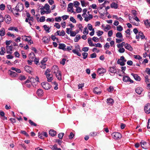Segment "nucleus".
I'll return each instance as SVG.
<instances>
[{
	"label": "nucleus",
	"mask_w": 150,
	"mask_h": 150,
	"mask_svg": "<svg viewBox=\"0 0 150 150\" xmlns=\"http://www.w3.org/2000/svg\"><path fill=\"white\" fill-rule=\"evenodd\" d=\"M72 52L76 54L79 56H81V54L79 52H81V50L80 49L79 46L78 45L75 46V49L72 50Z\"/></svg>",
	"instance_id": "f257e3e1"
},
{
	"label": "nucleus",
	"mask_w": 150,
	"mask_h": 150,
	"mask_svg": "<svg viewBox=\"0 0 150 150\" xmlns=\"http://www.w3.org/2000/svg\"><path fill=\"white\" fill-rule=\"evenodd\" d=\"M111 136L115 139H119L121 138L122 135L119 132H114L111 134Z\"/></svg>",
	"instance_id": "f03ea898"
},
{
	"label": "nucleus",
	"mask_w": 150,
	"mask_h": 150,
	"mask_svg": "<svg viewBox=\"0 0 150 150\" xmlns=\"http://www.w3.org/2000/svg\"><path fill=\"white\" fill-rule=\"evenodd\" d=\"M126 59L123 56H121L120 59H118L117 61V63L120 64V66H124L125 64V62L126 61Z\"/></svg>",
	"instance_id": "7ed1b4c3"
},
{
	"label": "nucleus",
	"mask_w": 150,
	"mask_h": 150,
	"mask_svg": "<svg viewBox=\"0 0 150 150\" xmlns=\"http://www.w3.org/2000/svg\"><path fill=\"white\" fill-rule=\"evenodd\" d=\"M41 85L42 87L45 90L50 89L51 87V86L47 82H43L41 83Z\"/></svg>",
	"instance_id": "20e7f679"
},
{
	"label": "nucleus",
	"mask_w": 150,
	"mask_h": 150,
	"mask_svg": "<svg viewBox=\"0 0 150 150\" xmlns=\"http://www.w3.org/2000/svg\"><path fill=\"white\" fill-rule=\"evenodd\" d=\"M109 71L111 75H113L115 73H117V69L116 70L115 66L110 67L109 68Z\"/></svg>",
	"instance_id": "39448f33"
},
{
	"label": "nucleus",
	"mask_w": 150,
	"mask_h": 150,
	"mask_svg": "<svg viewBox=\"0 0 150 150\" xmlns=\"http://www.w3.org/2000/svg\"><path fill=\"white\" fill-rule=\"evenodd\" d=\"M140 38H141L142 39H144L145 38V36L141 31H139L136 36V38L138 40V41H139Z\"/></svg>",
	"instance_id": "423d86ee"
},
{
	"label": "nucleus",
	"mask_w": 150,
	"mask_h": 150,
	"mask_svg": "<svg viewBox=\"0 0 150 150\" xmlns=\"http://www.w3.org/2000/svg\"><path fill=\"white\" fill-rule=\"evenodd\" d=\"M17 7V12H21L22 11L23 9V4L18 3L16 5Z\"/></svg>",
	"instance_id": "0eeeda50"
},
{
	"label": "nucleus",
	"mask_w": 150,
	"mask_h": 150,
	"mask_svg": "<svg viewBox=\"0 0 150 150\" xmlns=\"http://www.w3.org/2000/svg\"><path fill=\"white\" fill-rule=\"evenodd\" d=\"M144 110L146 113L149 114L150 113V104H147L144 107Z\"/></svg>",
	"instance_id": "6e6552de"
},
{
	"label": "nucleus",
	"mask_w": 150,
	"mask_h": 150,
	"mask_svg": "<svg viewBox=\"0 0 150 150\" xmlns=\"http://www.w3.org/2000/svg\"><path fill=\"white\" fill-rule=\"evenodd\" d=\"M24 69L27 72L31 74L33 71V69L30 66H25Z\"/></svg>",
	"instance_id": "1a4fd4ad"
},
{
	"label": "nucleus",
	"mask_w": 150,
	"mask_h": 150,
	"mask_svg": "<svg viewBox=\"0 0 150 150\" xmlns=\"http://www.w3.org/2000/svg\"><path fill=\"white\" fill-rule=\"evenodd\" d=\"M56 78L59 81L62 80V72L61 71H59L55 74Z\"/></svg>",
	"instance_id": "9d476101"
},
{
	"label": "nucleus",
	"mask_w": 150,
	"mask_h": 150,
	"mask_svg": "<svg viewBox=\"0 0 150 150\" xmlns=\"http://www.w3.org/2000/svg\"><path fill=\"white\" fill-rule=\"evenodd\" d=\"M4 20L5 22L8 24L11 21V18L10 16L7 15L5 16Z\"/></svg>",
	"instance_id": "9b49d317"
},
{
	"label": "nucleus",
	"mask_w": 150,
	"mask_h": 150,
	"mask_svg": "<svg viewBox=\"0 0 150 150\" xmlns=\"http://www.w3.org/2000/svg\"><path fill=\"white\" fill-rule=\"evenodd\" d=\"M123 80L125 82H130L131 83H133V81L131 80L129 76H124L123 78Z\"/></svg>",
	"instance_id": "f8f14e48"
},
{
	"label": "nucleus",
	"mask_w": 150,
	"mask_h": 150,
	"mask_svg": "<svg viewBox=\"0 0 150 150\" xmlns=\"http://www.w3.org/2000/svg\"><path fill=\"white\" fill-rule=\"evenodd\" d=\"M51 70L52 73L54 74L60 71L58 66H52Z\"/></svg>",
	"instance_id": "ddd939ff"
},
{
	"label": "nucleus",
	"mask_w": 150,
	"mask_h": 150,
	"mask_svg": "<svg viewBox=\"0 0 150 150\" xmlns=\"http://www.w3.org/2000/svg\"><path fill=\"white\" fill-rule=\"evenodd\" d=\"M6 52L8 54H11L12 53L13 46H6Z\"/></svg>",
	"instance_id": "4468645a"
},
{
	"label": "nucleus",
	"mask_w": 150,
	"mask_h": 150,
	"mask_svg": "<svg viewBox=\"0 0 150 150\" xmlns=\"http://www.w3.org/2000/svg\"><path fill=\"white\" fill-rule=\"evenodd\" d=\"M8 74L10 75L12 77H16L18 76V74L15 72L13 71L10 70L8 71Z\"/></svg>",
	"instance_id": "2eb2a0df"
},
{
	"label": "nucleus",
	"mask_w": 150,
	"mask_h": 150,
	"mask_svg": "<svg viewBox=\"0 0 150 150\" xmlns=\"http://www.w3.org/2000/svg\"><path fill=\"white\" fill-rule=\"evenodd\" d=\"M106 70L103 68H99L97 71V72L99 74H101L105 73Z\"/></svg>",
	"instance_id": "dca6fc26"
},
{
	"label": "nucleus",
	"mask_w": 150,
	"mask_h": 150,
	"mask_svg": "<svg viewBox=\"0 0 150 150\" xmlns=\"http://www.w3.org/2000/svg\"><path fill=\"white\" fill-rule=\"evenodd\" d=\"M47 79V81L49 82H51L53 79V76L50 74L46 75Z\"/></svg>",
	"instance_id": "f3484780"
},
{
	"label": "nucleus",
	"mask_w": 150,
	"mask_h": 150,
	"mask_svg": "<svg viewBox=\"0 0 150 150\" xmlns=\"http://www.w3.org/2000/svg\"><path fill=\"white\" fill-rule=\"evenodd\" d=\"M66 45L65 44L63 43H60L59 44L58 48L59 49H61L64 51H66Z\"/></svg>",
	"instance_id": "a211bd4d"
},
{
	"label": "nucleus",
	"mask_w": 150,
	"mask_h": 150,
	"mask_svg": "<svg viewBox=\"0 0 150 150\" xmlns=\"http://www.w3.org/2000/svg\"><path fill=\"white\" fill-rule=\"evenodd\" d=\"M143 91L142 88L141 87H138L135 89V91L138 94H140Z\"/></svg>",
	"instance_id": "6ab92c4d"
},
{
	"label": "nucleus",
	"mask_w": 150,
	"mask_h": 150,
	"mask_svg": "<svg viewBox=\"0 0 150 150\" xmlns=\"http://www.w3.org/2000/svg\"><path fill=\"white\" fill-rule=\"evenodd\" d=\"M125 47L126 49L130 51H132L133 50L132 47L128 43L125 44Z\"/></svg>",
	"instance_id": "aec40b11"
},
{
	"label": "nucleus",
	"mask_w": 150,
	"mask_h": 150,
	"mask_svg": "<svg viewBox=\"0 0 150 150\" xmlns=\"http://www.w3.org/2000/svg\"><path fill=\"white\" fill-rule=\"evenodd\" d=\"M50 38H48L47 37L45 36V37H44L42 38V40L44 43H45L47 44V43H49V42L50 41Z\"/></svg>",
	"instance_id": "412c9836"
},
{
	"label": "nucleus",
	"mask_w": 150,
	"mask_h": 150,
	"mask_svg": "<svg viewBox=\"0 0 150 150\" xmlns=\"http://www.w3.org/2000/svg\"><path fill=\"white\" fill-rule=\"evenodd\" d=\"M35 54L33 52L30 53L29 55V58L31 60H34L35 58Z\"/></svg>",
	"instance_id": "4be33fe9"
},
{
	"label": "nucleus",
	"mask_w": 150,
	"mask_h": 150,
	"mask_svg": "<svg viewBox=\"0 0 150 150\" xmlns=\"http://www.w3.org/2000/svg\"><path fill=\"white\" fill-rule=\"evenodd\" d=\"M125 66L124 67H122V70H117V72L116 73H117L119 76H122V75L121 74V73L122 72H123L122 73H123V72L124 71H125Z\"/></svg>",
	"instance_id": "5701e85b"
},
{
	"label": "nucleus",
	"mask_w": 150,
	"mask_h": 150,
	"mask_svg": "<svg viewBox=\"0 0 150 150\" xmlns=\"http://www.w3.org/2000/svg\"><path fill=\"white\" fill-rule=\"evenodd\" d=\"M37 94L39 96H42L43 94V90L41 89H38L37 91Z\"/></svg>",
	"instance_id": "b1692460"
},
{
	"label": "nucleus",
	"mask_w": 150,
	"mask_h": 150,
	"mask_svg": "<svg viewBox=\"0 0 150 150\" xmlns=\"http://www.w3.org/2000/svg\"><path fill=\"white\" fill-rule=\"evenodd\" d=\"M107 103L109 105H112L114 103L113 100L111 98H109L107 99Z\"/></svg>",
	"instance_id": "393cba45"
},
{
	"label": "nucleus",
	"mask_w": 150,
	"mask_h": 150,
	"mask_svg": "<svg viewBox=\"0 0 150 150\" xmlns=\"http://www.w3.org/2000/svg\"><path fill=\"white\" fill-rule=\"evenodd\" d=\"M132 74L136 80L139 81L141 80L140 76H138L137 74Z\"/></svg>",
	"instance_id": "a878e982"
},
{
	"label": "nucleus",
	"mask_w": 150,
	"mask_h": 150,
	"mask_svg": "<svg viewBox=\"0 0 150 150\" xmlns=\"http://www.w3.org/2000/svg\"><path fill=\"white\" fill-rule=\"evenodd\" d=\"M88 42L90 46L93 47L95 46V44L93 43L91 38H90L88 39Z\"/></svg>",
	"instance_id": "bb28decb"
},
{
	"label": "nucleus",
	"mask_w": 150,
	"mask_h": 150,
	"mask_svg": "<svg viewBox=\"0 0 150 150\" xmlns=\"http://www.w3.org/2000/svg\"><path fill=\"white\" fill-rule=\"evenodd\" d=\"M49 134L51 136L54 137L56 135V132L53 130H50L49 131Z\"/></svg>",
	"instance_id": "cd10ccee"
},
{
	"label": "nucleus",
	"mask_w": 150,
	"mask_h": 150,
	"mask_svg": "<svg viewBox=\"0 0 150 150\" xmlns=\"http://www.w3.org/2000/svg\"><path fill=\"white\" fill-rule=\"evenodd\" d=\"M141 146L142 147L145 149H146L147 147L146 146V142L142 141L140 142Z\"/></svg>",
	"instance_id": "c85d7f7f"
},
{
	"label": "nucleus",
	"mask_w": 150,
	"mask_h": 150,
	"mask_svg": "<svg viewBox=\"0 0 150 150\" xmlns=\"http://www.w3.org/2000/svg\"><path fill=\"white\" fill-rule=\"evenodd\" d=\"M110 7L111 8L117 9L118 7V5L114 2H112L110 5Z\"/></svg>",
	"instance_id": "c756f323"
},
{
	"label": "nucleus",
	"mask_w": 150,
	"mask_h": 150,
	"mask_svg": "<svg viewBox=\"0 0 150 150\" xmlns=\"http://www.w3.org/2000/svg\"><path fill=\"white\" fill-rule=\"evenodd\" d=\"M5 34V30L4 28H2L0 30V36H4Z\"/></svg>",
	"instance_id": "7c9ffc66"
},
{
	"label": "nucleus",
	"mask_w": 150,
	"mask_h": 150,
	"mask_svg": "<svg viewBox=\"0 0 150 150\" xmlns=\"http://www.w3.org/2000/svg\"><path fill=\"white\" fill-rule=\"evenodd\" d=\"M8 30H14L16 32L18 31V30L17 28L15 26H11L8 28Z\"/></svg>",
	"instance_id": "2f4dec72"
},
{
	"label": "nucleus",
	"mask_w": 150,
	"mask_h": 150,
	"mask_svg": "<svg viewBox=\"0 0 150 150\" xmlns=\"http://www.w3.org/2000/svg\"><path fill=\"white\" fill-rule=\"evenodd\" d=\"M25 84L26 86L28 88H30L31 85V82L28 79L27 80L25 81Z\"/></svg>",
	"instance_id": "473e14b6"
},
{
	"label": "nucleus",
	"mask_w": 150,
	"mask_h": 150,
	"mask_svg": "<svg viewBox=\"0 0 150 150\" xmlns=\"http://www.w3.org/2000/svg\"><path fill=\"white\" fill-rule=\"evenodd\" d=\"M93 18V16L90 14L88 15V16H87L86 17H85V18L84 19V20L88 22L89 21V20H91Z\"/></svg>",
	"instance_id": "72a5a7b5"
},
{
	"label": "nucleus",
	"mask_w": 150,
	"mask_h": 150,
	"mask_svg": "<svg viewBox=\"0 0 150 150\" xmlns=\"http://www.w3.org/2000/svg\"><path fill=\"white\" fill-rule=\"evenodd\" d=\"M144 23L147 28L150 27V21L146 20L144 21Z\"/></svg>",
	"instance_id": "f704fd0d"
},
{
	"label": "nucleus",
	"mask_w": 150,
	"mask_h": 150,
	"mask_svg": "<svg viewBox=\"0 0 150 150\" xmlns=\"http://www.w3.org/2000/svg\"><path fill=\"white\" fill-rule=\"evenodd\" d=\"M116 37L117 38L121 39L123 38V35L121 32H118L116 33Z\"/></svg>",
	"instance_id": "c9c22d12"
},
{
	"label": "nucleus",
	"mask_w": 150,
	"mask_h": 150,
	"mask_svg": "<svg viewBox=\"0 0 150 150\" xmlns=\"http://www.w3.org/2000/svg\"><path fill=\"white\" fill-rule=\"evenodd\" d=\"M79 32V31H78V32H76L75 31H73L71 30H70V35L71 36L74 37L76 36V34L78 33Z\"/></svg>",
	"instance_id": "e433bc0d"
},
{
	"label": "nucleus",
	"mask_w": 150,
	"mask_h": 150,
	"mask_svg": "<svg viewBox=\"0 0 150 150\" xmlns=\"http://www.w3.org/2000/svg\"><path fill=\"white\" fill-rule=\"evenodd\" d=\"M51 12V11H45L44 10H41L40 11V13L41 14V15H43L45 13L48 14L50 13Z\"/></svg>",
	"instance_id": "4c0bfd02"
},
{
	"label": "nucleus",
	"mask_w": 150,
	"mask_h": 150,
	"mask_svg": "<svg viewBox=\"0 0 150 150\" xmlns=\"http://www.w3.org/2000/svg\"><path fill=\"white\" fill-rule=\"evenodd\" d=\"M43 27L45 31L48 33H49L50 32V28L49 27H48L47 25H44Z\"/></svg>",
	"instance_id": "58836bf2"
},
{
	"label": "nucleus",
	"mask_w": 150,
	"mask_h": 150,
	"mask_svg": "<svg viewBox=\"0 0 150 150\" xmlns=\"http://www.w3.org/2000/svg\"><path fill=\"white\" fill-rule=\"evenodd\" d=\"M44 7H45V9L46 10V11H51L50 9V6L48 4H45V5Z\"/></svg>",
	"instance_id": "ea45409f"
},
{
	"label": "nucleus",
	"mask_w": 150,
	"mask_h": 150,
	"mask_svg": "<svg viewBox=\"0 0 150 150\" xmlns=\"http://www.w3.org/2000/svg\"><path fill=\"white\" fill-rule=\"evenodd\" d=\"M81 39L80 35H77L74 39V41L75 42H78L79 40Z\"/></svg>",
	"instance_id": "a19ab883"
},
{
	"label": "nucleus",
	"mask_w": 150,
	"mask_h": 150,
	"mask_svg": "<svg viewBox=\"0 0 150 150\" xmlns=\"http://www.w3.org/2000/svg\"><path fill=\"white\" fill-rule=\"evenodd\" d=\"M48 60V58L47 57H44L43 58L42 60L40 62L41 64L42 65L44 64V63H45Z\"/></svg>",
	"instance_id": "79ce46f5"
},
{
	"label": "nucleus",
	"mask_w": 150,
	"mask_h": 150,
	"mask_svg": "<svg viewBox=\"0 0 150 150\" xmlns=\"http://www.w3.org/2000/svg\"><path fill=\"white\" fill-rule=\"evenodd\" d=\"M123 30L122 27L120 25H119L117 27V30L121 32Z\"/></svg>",
	"instance_id": "37998d69"
},
{
	"label": "nucleus",
	"mask_w": 150,
	"mask_h": 150,
	"mask_svg": "<svg viewBox=\"0 0 150 150\" xmlns=\"http://www.w3.org/2000/svg\"><path fill=\"white\" fill-rule=\"evenodd\" d=\"M96 33L98 36H100L103 34V31L98 30L96 32Z\"/></svg>",
	"instance_id": "c03bdc74"
},
{
	"label": "nucleus",
	"mask_w": 150,
	"mask_h": 150,
	"mask_svg": "<svg viewBox=\"0 0 150 150\" xmlns=\"http://www.w3.org/2000/svg\"><path fill=\"white\" fill-rule=\"evenodd\" d=\"M11 69L13 70L16 71L17 73H20L21 72V70L20 69H18L14 67H12Z\"/></svg>",
	"instance_id": "a18cd8bd"
},
{
	"label": "nucleus",
	"mask_w": 150,
	"mask_h": 150,
	"mask_svg": "<svg viewBox=\"0 0 150 150\" xmlns=\"http://www.w3.org/2000/svg\"><path fill=\"white\" fill-rule=\"evenodd\" d=\"M98 88L97 87H96L95 88V89L93 90L94 93L97 95H100L101 93V91H97L96 89H98Z\"/></svg>",
	"instance_id": "49530a36"
},
{
	"label": "nucleus",
	"mask_w": 150,
	"mask_h": 150,
	"mask_svg": "<svg viewBox=\"0 0 150 150\" xmlns=\"http://www.w3.org/2000/svg\"><path fill=\"white\" fill-rule=\"evenodd\" d=\"M5 53V49L4 47H2L1 48V50L0 52V54L2 55L4 54Z\"/></svg>",
	"instance_id": "de8ad7c7"
},
{
	"label": "nucleus",
	"mask_w": 150,
	"mask_h": 150,
	"mask_svg": "<svg viewBox=\"0 0 150 150\" xmlns=\"http://www.w3.org/2000/svg\"><path fill=\"white\" fill-rule=\"evenodd\" d=\"M29 123L30 124L31 126H36L37 125L32 120H29Z\"/></svg>",
	"instance_id": "09e8293b"
},
{
	"label": "nucleus",
	"mask_w": 150,
	"mask_h": 150,
	"mask_svg": "<svg viewBox=\"0 0 150 150\" xmlns=\"http://www.w3.org/2000/svg\"><path fill=\"white\" fill-rule=\"evenodd\" d=\"M34 60L35 64L37 65L40 64L39 63V59L38 58H37L35 57V58Z\"/></svg>",
	"instance_id": "8fccbe9b"
},
{
	"label": "nucleus",
	"mask_w": 150,
	"mask_h": 150,
	"mask_svg": "<svg viewBox=\"0 0 150 150\" xmlns=\"http://www.w3.org/2000/svg\"><path fill=\"white\" fill-rule=\"evenodd\" d=\"M21 133L24 134L25 136L27 137L29 136L28 134L24 130H21Z\"/></svg>",
	"instance_id": "3c124183"
},
{
	"label": "nucleus",
	"mask_w": 150,
	"mask_h": 150,
	"mask_svg": "<svg viewBox=\"0 0 150 150\" xmlns=\"http://www.w3.org/2000/svg\"><path fill=\"white\" fill-rule=\"evenodd\" d=\"M4 20V18L2 15H0V28L1 27V23L3 22Z\"/></svg>",
	"instance_id": "603ef678"
},
{
	"label": "nucleus",
	"mask_w": 150,
	"mask_h": 150,
	"mask_svg": "<svg viewBox=\"0 0 150 150\" xmlns=\"http://www.w3.org/2000/svg\"><path fill=\"white\" fill-rule=\"evenodd\" d=\"M125 42H122L121 43L117 44V46L118 48H120V47H122L123 46H125Z\"/></svg>",
	"instance_id": "864d4df0"
},
{
	"label": "nucleus",
	"mask_w": 150,
	"mask_h": 150,
	"mask_svg": "<svg viewBox=\"0 0 150 150\" xmlns=\"http://www.w3.org/2000/svg\"><path fill=\"white\" fill-rule=\"evenodd\" d=\"M18 79L20 80L23 81L25 80L26 78L25 76L21 75L19 77Z\"/></svg>",
	"instance_id": "5fc2aeb1"
},
{
	"label": "nucleus",
	"mask_w": 150,
	"mask_h": 150,
	"mask_svg": "<svg viewBox=\"0 0 150 150\" xmlns=\"http://www.w3.org/2000/svg\"><path fill=\"white\" fill-rule=\"evenodd\" d=\"M5 8V5L3 4H2L0 5V9L2 11L4 10Z\"/></svg>",
	"instance_id": "6e6d98bb"
},
{
	"label": "nucleus",
	"mask_w": 150,
	"mask_h": 150,
	"mask_svg": "<svg viewBox=\"0 0 150 150\" xmlns=\"http://www.w3.org/2000/svg\"><path fill=\"white\" fill-rule=\"evenodd\" d=\"M64 135V133H59L58 135V137L59 139H62Z\"/></svg>",
	"instance_id": "4d7b16f0"
},
{
	"label": "nucleus",
	"mask_w": 150,
	"mask_h": 150,
	"mask_svg": "<svg viewBox=\"0 0 150 150\" xmlns=\"http://www.w3.org/2000/svg\"><path fill=\"white\" fill-rule=\"evenodd\" d=\"M110 26L108 25H107L106 26L104 27V30L105 31H107L110 29Z\"/></svg>",
	"instance_id": "13d9d810"
},
{
	"label": "nucleus",
	"mask_w": 150,
	"mask_h": 150,
	"mask_svg": "<svg viewBox=\"0 0 150 150\" xmlns=\"http://www.w3.org/2000/svg\"><path fill=\"white\" fill-rule=\"evenodd\" d=\"M73 49V47L72 46H67V48H66V51H69L70 50H71Z\"/></svg>",
	"instance_id": "bf43d9fd"
},
{
	"label": "nucleus",
	"mask_w": 150,
	"mask_h": 150,
	"mask_svg": "<svg viewBox=\"0 0 150 150\" xmlns=\"http://www.w3.org/2000/svg\"><path fill=\"white\" fill-rule=\"evenodd\" d=\"M124 40V39L123 38H121V39L116 38V42L117 43H119L123 41Z\"/></svg>",
	"instance_id": "052dcab7"
},
{
	"label": "nucleus",
	"mask_w": 150,
	"mask_h": 150,
	"mask_svg": "<svg viewBox=\"0 0 150 150\" xmlns=\"http://www.w3.org/2000/svg\"><path fill=\"white\" fill-rule=\"evenodd\" d=\"M27 36H22V39L23 40L25 41H30L29 39H28L27 38Z\"/></svg>",
	"instance_id": "680f3d73"
},
{
	"label": "nucleus",
	"mask_w": 150,
	"mask_h": 150,
	"mask_svg": "<svg viewBox=\"0 0 150 150\" xmlns=\"http://www.w3.org/2000/svg\"><path fill=\"white\" fill-rule=\"evenodd\" d=\"M55 20L57 22H60L61 20L62 19L61 18V17L60 16L56 17L55 18Z\"/></svg>",
	"instance_id": "e2e57ef3"
},
{
	"label": "nucleus",
	"mask_w": 150,
	"mask_h": 150,
	"mask_svg": "<svg viewBox=\"0 0 150 150\" xmlns=\"http://www.w3.org/2000/svg\"><path fill=\"white\" fill-rule=\"evenodd\" d=\"M54 26L58 29H59L61 27L60 25L58 23H55Z\"/></svg>",
	"instance_id": "0e129e2a"
},
{
	"label": "nucleus",
	"mask_w": 150,
	"mask_h": 150,
	"mask_svg": "<svg viewBox=\"0 0 150 150\" xmlns=\"http://www.w3.org/2000/svg\"><path fill=\"white\" fill-rule=\"evenodd\" d=\"M70 21L74 23H76V21L73 17L71 16L70 18Z\"/></svg>",
	"instance_id": "69168bd1"
},
{
	"label": "nucleus",
	"mask_w": 150,
	"mask_h": 150,
	"mask_svg": "<svg viewBox=\"0 0 150 150\" xmlns=\"http://www.w3.org/2000/svg\"><path fill=\"white\" fill-rule=\"evenodd\" d=\"M88 30L87 29V28L86 27L83 30V33L84 34L85 33L86 35H87L88 33Z\"/></svg>",
	"instance_id": "338daca9"
},
{
	"label": "nucleus",
	"mask_w": 150,
	"mask_h": 150,
	"mask_svg": "<svg viewBox=\"0 0 150 150\" xmlns=\"http://www.w3.org/2000/svg\"><path fill=\"white\" fill-rule=\"evenodd\" d=\"M80 4V3L78 1H75L74 2V6L76 8H77Z\"/></svg>",
	"instance_id": "774afa93"
}]
</instances>
